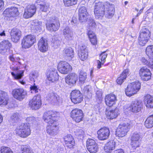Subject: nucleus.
Segmentation results:
<instances>
[{
	"mask_svg": "<svg viewBox=\"0 0 153 153\" xmlns=\"http://www.w3.org/2000/svg\"><path fill=\"white\" fill-rule=\"evenodd\" d=\"M108 54L106 51L102 52L100 55V59L102 61V63L103 65L105 61V59L107 57Z\"/></svg>",
	"mask_w": 153,
	"mask_h": 153,
	"instance_id": "3c124183",
	"label": "nucleus"
},
{
	"mask_svg": "<svg viewBox=\"0 0 153 153\" xmlns=\"http://www.w3.org/2000/svg\"><path fill=\"white\" fill-rule=\"evenodd\" d=\"M9 100L8 97L7 93L0 90V105H6Z\"/></svg>",
	"mask_w": 153,
	"mask_h": 153,
	"instance_id": "7c9ffc66",
	"label": "nucleus"
},
{
	"mask_svg": "<svg viewBox=\"0 0 153 153\" xmlns=\"http://www.w3.org/2000/svg\"><path fill=\"white\" fill-rule=\"evenodd\" d=\"M88 30L87 34L89 37H91V36H93L95 34L92 31L90 30Z\"/></svg>",
	"mask_w": 153,
	"mask_h": 153,
	"instance_id": "0e129e2a",
	"label": "nucleus"
},
{
	"mask_svg": "<svg viewBox=\"0 0 153 153\" xmlns=\"http://www.w3.org/2000/svg\"><path fill=\"white\" fill-rule=\"evenodd\" d=\"M128 69L125 70L120 76L118 78L117 80V83L119 84H121L126 78L127 76L128 75Z\"/></svg>",
	"mask_w": 153,
	"mask_h": 153,
	"instance_id": "e433bc0d",
	"label": "nucleus"
},
{
	"mask_svg": "<svg viewBox=\"0 0 153 153\" xmlns=\"http://www.w3.org/2000/svg\"><path fill=\"white\" fill-rule=\"evenodd\" d=\"M49 97L48 100L53 104H58L61 102V99L57 95L52 94H49Z\"/></svg>",
	"mask_w": 153,
	"mask_h": 153,
	"instance_id": "473e14b6",
	"label": "nucleus"
},
{
	"mask_svg": "<svg viewBox=\"0 0 153 153\" xmlns=\"http://www.w3.org/2000/svg\"><path fill=\"white\" fill-rule=\"evenodd\" d=\"M105 114L108 119H113L116 118L119 114L118 110L117 109L114 110H106Z\"/></svg>",
	"mask_w": 153,
	"mask_h": 153,
	"instance_id": "c9c22d12",
	"label": "nucleus"
},
{
	"mask_svg": "<svg viewBox=\"0 0 153 153\" xmlns=\"http://www.w3.org/2000/svg\"><path fill=\"white\" fill-rule=\"evenodd\" d=\"M105 17L108 19L111 18L114 16L115 12L114 6L111 5L108 2L105 3Z\"/></svg>",
	"mask_w": 153,
	"mask_h": 153,
	"instance_id": "dca6fc26",
	"label": "nucleus"
},
{
	"mask_svg": "<svg viewBox=\"0 0 153 153\" xmlns=\"http://www.w3.org/2000/svg\"><path fill=\"white\" fill-rule=\"evenodd\" d=\"M97 137L100 140H105L108 139L110 135V130L106 127L100 129L97 132Z\"/></svg>",
	"mask_w": 153,
	"mask_h": 153,
	"instance_id": "2eb2a0df",
	"label": "nucleus"
},
{
	"mask_svg": "<svg viewBox=\"0 0 153 153\" xmlns=\"http://www.w3.org/2000/svg\"><path fill=\"white\" fill-rule=\"evenodd\" d=\"M59 71L62 74H67L72 70V67L66 62H60L58 66Z\"/></svg>",
	"mask_w": 153,
	"mask_h": 153,
	"instance_id": "4468645a",
	"label": "nucleus"
},
{
	"mask_svg": "<svg viewBox=\"0 0 153 153\" xmlns=\"http://www.w3.org/2000/svg\"><path fill=\"white\" fill-rule=\"evenodd\" d=\"M140 87L141 84L138 81L130 83L126 89L125 93L126 95L129 97L134 95L139 91Z\"/></svg>",
	"mask_w": 153,
	"mask_h": 153,
	"instance_id": "7ed1b4c3",
	"label": "nucleus"
},
{
	"mask_svg": "<svg viewBox=\"0 0 153 153\" xmlns=\"http://www.w3.org/2000/svg\"><path fill=\"white\" fill-rule=\"evenodd\" d=\"M34 26L35 29L36 30L40 29L42 27V22L40 21H38V20H35L34 21Z\"/></svg>",
	"mask_w": 153,
	"mask_h": 153,
	"instance_id": "603ef678",
	"label": "nucleus"
},
{
	"mask_svg": "<svg viewBox=\"0 0 153 153\" xmlns=\"http://www.w3.org/2000/svg\"><path fill=\"white\" fill-rule=\"evenodd\" d=\"M63 55L65 58L68 57L69 59H71L74 56V51L71 47L66 48L63 51Z\"/></svg>",
	"mask_w": 153,
	"mask_h": 153,
	"instance_id": "4c0bfd02",
	"label": "nucleus"
},
{
	"mask_svg": "<svg viewBox=\"0 0 153 153\" xmlns=\"http://www.w3.org/2000/svg\"><path fill=\"white\" fill-rule=\"evenodd\" d=\"M144 125L147 128H151L153 127V115L147 118L145 122Z\"/></svg>",
	"mask_w": 153,
	"mask_h": 153,
	"instance_id": "58836bf2",
	"label": "nucleus"
},
{
	"mask_svg": "<svg viewBox=\"0 0 153 153\" xmlns=\"http://www.w3.org/2000/svg\"><path fill=\"white\" fill-rule=\"evenodd\" d=\"M30 90L32 91L31 92L32 93V91H34L35 93L38 92V89L36 86L34 85L33 86L31 85L30 87Z\"/></svg>",
	"mask_w": 153,
	"mask_h": 153,
	"instance_id": "680f3d73",
	"label": "nucleus"
},
{
	"mask_svg": "<svg viewBox=\"0 0 153 153\" xmlns=\"http://www.w3.org/2000/svg\"><path fill=\"white\" fill-rule=\"evenodd\" d=\"M12 69L14 71H16V73L13 72L11 73V75L13 76L15 79L19 80V82L22 85H24L25 83L23 80H20L23 76L24 71L23 70H19V68L18 67H13Z\"/></svg>",
	"mask_w": 153,
	"mask_h": 153,
	"instance_id": "f3484780",
	"label": "nucleus"
},
{
	"mask_svg": "<svg viewBox=\"0 0 153 153\" xmlns=\"http://www.w3.org/2000/svg\"><path fill=\"white\" fill-rule=\"evenodd\" d=\"M78 56L82 61H84L87 59L88 57V51L86 46L82 45L80 47V51Z\"/></svg>",
	"mask_w": 153,
	"mask_h": 153,
	"instance_id": "cd10ccee",
	"label": "nucleus"
},
{
	"mask_svg": "<svg viewBox=\"0 0 153 153\" xmlns=\"http://www.w3.org/2000/svg\"><path fill=\"white\" fill-rule=\"evenodd\" d=\"M12 94L15 99L21 101L27 96V92L22 88H16L13 90Z\"/></svg>",
	"mask_w": 153,
	"mask_h": 153,
	"instance_id": "1a4fd4ad",
	"label": "nucleus"
},
{
	"mask_svg": "<svg viewBox=\"0 0 153 153\" xmlns=\"http://www.w3.org/2000/svg\"><path fill=\"white\" fill-rule=\"evenodd\" d=\"M11 39L13 42H17L20 39L21 36V32L18 29L14 28L10 33Z\"/></svg>",
	"mask_w": 153,
	"mask_h": 153,
	"instance_id": "5701e85b",
	"label": "nucleus"
},
{
	"mask_svg": "<svg viewBox=\"0 0 153 153\" xmlns=\"http://www.w3.org/2000/svg\"><path fill=\"white\" fill-rule=\"evenodd\" d=\"M0 152L1 153H13L10 148L4 146L1 147Z\"/></svg>",
	"mask_w": 153,
	"mask_h": 153,
	"instance_id": "09e8293b",
	"label": "nucleus"
},
{
	"mask_svg": "<svg viewBox=\"0 0 153 153\" xmlns=\"http://www.w3.org/2000/svg\"><path fill=\"white\" fill-rule=\"evenodd\" d=\"M47 29L51 32L57 31L59 28L60 24L57 18L51 19L47 21L46 24Z\"/></svg>",
	"mask_w": 153,
	"mask_h": 153,
	"instance_id": "423d86ee",
	"label": "nucleus"
},
{
	"mask_svg": "<svg viewBox=\"0 0 153 153\" xmlns=\"http://www.w3.org/2000/svg\"><path fill=\"white\" fill-rule=\"evenodd\" d=\"M148 153H153V145H150L149 146V148L148 150Z\"/></svg>",
	"mask_w": 153,
	"mask_h": 153,
	"instance_id": "69168bd1",
	"label": "nucleus"
},
{
	"mask_svg": "<svg viewBox=\"0 0 153 153\" xmlns=\"http://www.w3.org/2000/svg\"><path fill=\"white\" fill-rule=\"evenodd\" d=\"M56 113L52 111H49L44 113L43 118L45 122L48 125L53 123H56L55 117L57 116Z\"/></svg>",
	"mask_w": 153,
	"mask_h": 153,
	"instance_id": "f8f14e48",
	"label": "nucleus"
},
{
	"mask_svg": "<svg viewBox=\"0 0 153 153\" xmlns=\"http://www.w3.org/2000/svg\"><path fill=\"white\" fill-rule=\"evenodd\" d=\"M79 19L80 22H84L86 21L88 19V14L79 13Z\"/></svg>",
	"mask_w": 153,
	"mask_h": 153,
	"instance_id": "8fccbe9b",
	"label": "nucleus"
},
{
	"mask_svg": "<svg viewBox=\"0 0 153 153\" xmlns=\"http://www.w3.org/2000/svg\"><path fill=\"white\" fill-rule=\"evenodd\" d=\"M40 10L42 12H46L50 9L49 5L48 3H44L40 4Z\"/></svg>",
	"mask_w": 153,
	"mask_h": 153,
	"instance_id": "a18cd8bd",
	"label": "nucleus"
},
{
	"mask_svg": "<svg viewBox=\"0 0 153 153\" xmlns=\"http://www.w3.org/2000/svg\"><path fill=\"white\" fill-rule=\"evenodd\" d=\"M19 13L17 8L15 7L7 8L4 12V16L8 17H16L18 15Z\"/></svg>",
	"mask_w": 153,
	"mask_h": 153,
	"instance_id": "4be33fe9",
	"label": "nucleus"
},
{
	"mask_svg": "<svg viewBox=\"0 0 153 153\" xmlns=\"http://www.w3.org/2000/svg\"><path fill=\"white\" fill-rule=\"evenodd\" d=\"M105 100L106 105L110 107L115 104L117 100L116 96L111 94L106 95Z\"/></svg>",
	"mask_w": 153,
	"mask_h": 153,
	"instance_id": "a878e982",
	"label": "nucleus"
},
{
	"mask_svg": "<svg viewBox=\"0 0 153 153\" xmlns=\"http://www.w3.org/2000/svg\"><path fill=\"white\" fill-rule=\"evenodd\" d=\"M15 131L16 134L22 138H26L31 134L30 127L27 123L22 124L18 126Z\"/></svg>",
	"mask_w": 153,
	"mask_h": 153,
	"instance_id": "f03ea898",
	"label": "nucleus"
},
{
	"mask_svg": "<svg viewBox=\"0 0 153 153\" xmlns=\"http://www.w3.org/2000/svg\"><path fill=\"white\" fill-rule=\"evenodd\" d=\"M97 144L95 141L94 140L91 139H88L86 142L87 147Z\"/></svg>",
	"mask_w": 153,
	"mask_h": 153,
	"instance_id": "5fc2aeb1",
	"label": "nucleus"
},
{
	"mask_svg": "<svg viewBox=\"0 0 153 153\" xmlns=\"http://www.w3.org/2000/svg\"><path fill=\"white\" fill-rule=\"evenodd\" d=\"M115 143L113 140L107 142L105 145L104 150L107 153H111L115 148Z\"/></svg>",
	"mask_w": 153,
	"mask_h": 153,
	"instance_id": "2f4dec72",
	"label": "nucleus"
},
{
	"mask_svg": "<svg viewBox=\"0 0 153 153\" xmlns=\"http://www.w3.org/2000/svg\"><path fill=\"white\" fill-rule=\"evenodd\" d=\"M36 41V37L34 35H28L25 36L22 40V47L24 48H29L34 44Z\"/></svg>",
	"mask_w": 153,
	"mask_h": 153,
	"instance_id": "39448f33",
	"label": "nucleus"
},
{
	"mask_svg": "<svg viewBox=\"0 0 153 153\" xmlns=\"http://www.w3.org/2000/svg\"><path fill=\"white\" fill-rule=\"evenodd\" d=\"M88 24L89 26L91 27H95L96 26V23L93 19H91L88 21Z\"/></svg>",
	"mask_w": 153,
	"mask_h": 153,
	"instance_id": "052dcab7",
	"label": "nucleus"
},
{
	"mask_svg": "<svg viewBox=\"0 0 153 153\" xmlns=\"http://www.w3.org/2000/svg\"><path fill=\"white\" fill-rule=\"evenodd\" d=\"M39 49L41 52H45L48 50V45L47 40L43 37H42L38 43Z\"/></svg>",
	"mask_w": 153,
	"mask_h": 153,
	"instance_id": "b1692460",
	"label": "nucleus"
},
{
	"mask_svg": "<svg viewBox=\"0 0 153 153\" xmlns=\"http://www.w3.org/2000/svg\"><path fill=\"white\" fill-rule=\"evenodd\" d=\"M71 116L73 121L76 123H79L82 120L83 113L82 110L75 108L71 111Z\"/></svg>",
	"mask_w": 153,
	"mask_h": 153,
	"instance_id": "9d476101",
	"label": "nucleus"
},
{
	"mask_svg": "<svg viewBox=\"0 0 153 153\" xmlns=\"http://www.w3.org/2000/svg\"><path fill=\"white\" fill-rule=\"evenodd\" d=\"M19 118V114L16 113H13L11 116V120L12 122H17Z\"/></svg>",
	"mask_w": 153,
	"mask_h": 153,
	"instance_id": "864d4df0",
	"label": "nucleus"
},
{
	"mask_svg": "<svg viewBox=\"0 0 153 153\" xmlns=\"http://www.w3.org/2000/svg\"><path fill=\"white\" fill-rule=\"evenodd\" d=\"M53 123L48 125L46 128L47 133L51 136H55L58 133L59 127L56 123Z\"/></svg>",
	"mask_w": 153,
	"mask_h": 153,
	"instance_id": "412c9836",
	"label": "nucleus"
},
{
	"mask_svg": "<svg viewBox=\"0 0 153 153\" xmlns=\"http://www.w3.org/2000/svg\"><path fill=\"white\" fill-rule=\"evenodd\" d=\"M56 39L54 38V41H53L54 44L55 45L58 46L60 45V41L58 40H56Z\"/></svg>",
	"mask_w": 153,
	"mask_h": 153,
	"instance_id": "e2e57ef3",
	"label": "nucleus"
},
{
	"mask_svg": "<svg viewBox=\"0 0 153 153\" xmlns=\"http://www.w3.org/2000/svg\"><path fill=\"white\" fill-rule=\"evenodd\" d=\"M63 35L66 40H71L73 36V33L70 27L67 26L63 30Z\"/></svg>",
	"mask_w": 153,
	"mask_h": 153,
	"instance_id": "72a5a7b5",
	"label": "nucleus"
},
{
	"mask_svg": "<svg viewBox=\"0 0 153 153\" xmlns=\"http://www.w3.org/2000/svg\"><path fill=\"white\" fill-rule=\"evenodd\" d=\"M94 14L96 19H102L105 14V3L103 4L99 0H96L94 2Z\"/></svg>",
	"mask_w": 153,
	"mask_h": 153,
	"instance_id": "f257e3e1",
	"label": "nucleus"
},
{
	"mask_svg": "<svg viewBox=\"0 0 153 153\" xmlns=\"http://www.w3.org/2000/svg\"><path fill=\"white\" fill-rule=\"evenodd\" d=\"M140 134L137 132L134 133L131 137V145L133 149H135L139 146L140 138Z\"/></svg>",
	"mask_w": 153,
	"mask_h": 153,
	"instance_id": "6ab92c4d",
	"label": "nucleus"
},
{
	"mask_svg": "<svg viewBox=\"0 0 153 153\" xmlns=\"http://www.w3.org/2000/svg\"><path fill=\"white\" fill-rule=\"evenodd\" d=\"M78 0H63L64 5L67 7L72 6L76 4Z\"/></svg>",
	"mask_w": 153,
	"mask_h": 153,
	"instance_id": "37998d69",
	"label": "nucleus"
},
{
	"mask_svg": "<svg viewBox=\"0 0 153 153\" xmlns=\"http://www.w3.org/2000/svg\"><path fill=\"white\" fill-rule=\"evenodd\" d=\"M150 36L149 30L146 28L141 29L138 37V43L140 45L143 46L148 42Z\"/></svg>",
	"mask_w": 153,
	"mask_h": 153,
	"instance_id": "20e7f679",
	"label": "nucleus"
},
{
	"mask_svg": "<svg viewBox=\"0 0 153 153\" xmlns=\"http://www.w3.org/2000/svg\"><path fill=\"white\" fill-rule=\"evenodd\" d=\"M64 139L66 146L70 148L73 147L75 145V141L71 134H68L64 137Z\"/></svg>",
	"mask_w": 153,
	"mask_h": 153,
	"instance_id": "c756f323",
	"label": "nucleus"
},
{
	"mask_svg": "<svg viewBox=\"0 0 153 153\" xmlns=\"http://www.w3.org/2000/svg\"><path fill=\"white\" fill-rule=\"evenodd\" d=\"M88 151L91 153H95L97 152L98 149L97 144L94 146H90L87 147Z\"/></svg>",
	"mask_w": 153,
	"mask_h": 153,
	"instance_id": "49530a36",
	"label": "nucleus"
},
{
	"mask_svg": "<svg viewBox=\"0 0 153 153\" xmlns=\"http://www.w3.org/2000/svg\"><path fill=\"white\" fill-rule=\"evenodd\" d=\"M71 99L75 104L79 103L82 100L83 98L80 91L78 90H74L71 93Z\"/></svg>",
	"mask_w": 153,
	"mask_h": 153,
	"instance_id": "ddd939ff",
	"label": "nucleus"
},
{
	"mask_svg": "<svg viewBox=\"0 0 153 153\" xmlns=\"http://www.w3.org/2000/svg\"><path fill=\"white\" fill-rule=\"evenodd\" d=\"M42 105L41 97L40 95H37L34 96L30 100L29 103V105L33 110L39 109Z\"/></svg>",
	"mask_w": 153,
	"mask_h": 153,
	"instance_id": "9b49d317",
	"label": "nucleus"
},
{
	"mask_svg": "<svg viewBox=\"0 0 153 153\" xmlns=\"http://www.w3.org/2000/svg\"><path fill=\"white\" fill-rule=\"evenodd\" d=\"M22 153H33L30 147L27 145H22L21 146Z\"/></svg>",
	"mask_w": 153,
	"mask_h": 153,
	"instance_id": "c03bdc74",
	"label": "nucleus"
},
{
	"mask_svg": "<svg viewBox=\"0 0 153 153\" xmlns=\"http://www.w3.org/2000/svg\"><path fill=\"white\" fill-rule=\"evenodd\" d=\"M4 5V1L3 0H0V11L3 8Z\"/></svg>",
	"mask_w": 153,
	"mask_h": 153,
	"instance_id": "338daca9",
	"label": "nucleus"
},
{
	"mask_svg": "<svg viewBox=\"0 0 153 153\" xmlns=\"http://www.w3.org/2000/svg\"><path fill=\"white\" fill-rule=\"evenodd\" d=\"M142 63L153 69V60L149 58L148 59L144 57H142L141 59Z\"/></svg>",
	"mask_w": 153,
	"mask_h": 153,
	"instance_id": "ea45409f",
	"label": "nucleus"
},
{
	"mask_svg": "<svg viewBox=\"0 0 153 153\" xmlns=\"http://www.w3.org/2000/svg\"><path fill=\"white\" fill-rule=\"evenodd\" d=\"M11 46V44L8 40L2 41L0 43V53L2 54L5 53Z\"/></svg>",
	"mask_w": 153,
	"mask_h": 153,
	"instance_id": "bb28decb",
	"label": "nucleus"
},
{
	"mask_svg": "<svg viewBox=\"0 0 153 153\" xmlns=\"http://www.w3.org/2000/svg\"><path fill=\"white\" fill-rule=\"evenodd\" d=\"M90 41L92 45L93 46H94L95 48H96L97 47H96V45L97 44V37H94V38H93L91 39H90Z\"/></svg>",
	"mask_w": 153,
	"mask_h": 153,
	"instance_id": "bf43d9fd",
	"label": "nucleus"
},
{
	"mask_svg": "<svg viewBox=\"0 0 153 153\" xmlns=\"http://www.w3.org/2000/svg\"><path fill=\"white\" fill-rule=\"evenodd\" d=\"M27 124L30 126L36 125L37 124V121L35 118L33 117H27L26 119Z\"/></svg>",
	"mask_w": 153,
	"mask_h": 153,
	"instance_id": "79ce46f5",
	"label": "nucleus"
},
{
	"mask_svg": "<svg viewBox=\"0 0 153 153\" xmlns=\"http://www.w3.org/2000/svg\"><path fill=\"white\" fill-rule=\"evenodd\" d=\"M78 79V76L75 73H71L68 75L65 78V82L70 85L76 83Z\"/></svg>",
	"mask_w": 153,
	"mask_h": 153,
	"instance_id": "c85d7f7f",
	"label": "nucleus"
},
{
	"mask_svg": "<svg viewBox=\"0 0 153 153\" xmlns=\"http://www.w3.org/2000/svg\"><path fill=\"white\" fill-rule=\"evenodd\" d=\"M46 76L49 81L52 82H54L59 79L58 74L55 68H51L48 70Z\"/></svg>",
	"mask_w": 153,
	"mask_h": 153,
	"instance_id": "a211bd4d",
	"label": "nucleus"
},
{
	"mask_svg": "<svg viewBox=\"0 0 153 153\" xmlns=\"http://www.w3.org/2000/svg\"><path fill=\"white\" fill-rule=\"evenodd\" d=\"M142 103L141 101L136 100L132 102L129 107L124 106V109H128L134 113H137L140 112L142 108Z\"/></svg>",
	"mask_w": 153,
	"mask_h": 153,
	"instance_id": "6e6552de",
	"label": "nucleus"
},
{
	"mask_svg": "<svg viewBox=\"0 0 153 153\" xmlns=\"http://www.w3.org/2000/svg\"><path fill=\"white\" fill-rule=\"evenodd\" d=\"M151 74L149 69L146 67H142L139 71L140 75L142 79L144 81H148L150 79Z\"/></svg>",
	"mask_w": 153,
	"mask_h": 153,
	"instance_id": "aec40b11",
	"label": "nucleus"
},
{
	"mask_svg": "<svg viewBox=\"0 0 153 153\" xmlns=\"http://www.w3.org/2000/svg\"><path fill=\"white\" fill-rule=\"evenodd\" d=\"M130 124L127 123L120 124L116 131V136L119 137L125 136L130 128Z\"/></svg>",
	"mask_w": 153,
	"mask_h": 153,
	"instance_id": "0eeeda50",
	"label": "nucleus"
},
{
	"mask_svg": "<svg viewBox=\"0 0 153 153\" xmlns=\"http://www.w3.org/2000/svg\"><path fill=\"white\" fill-rule=\"evenodd\" d=\"M36 11V8L34 5H28L25 10L24 17L27 19L32 17Z\"/></svg>",
	"mask_w": 153,
	"mask_h": 153,
	"instance_id": "393cba45",
	"label": "nucleus"
},
{
	"mask_svg": "<svg viewBox=\"0 0 153 153\" xmlns=\"http://www.w3.org/2000/svg\"><path fill=\"white\" fill-rule=\"evenodd\" d=\"M146 52L149 57L153 60V45L148 46L146 48Z\"/></svg>",
	"mask_w": 153,
	"mask_h": 153,
	"instance_id": "a19ab883",
	"label": "nucleus"
},
{
	"mask_svg": "<svg viewBox=\"0 0 153 153\" xmlns=\"http://www.w3.org/2000/svg\"><path fill=\"white\" fill-rule=\"evenodd\" d=\"M74 132L75 135L77 136H82L84 134V131L82 129L79 128H77L75 131H74Z\"/></svg>",
	"mask_w": 153,
	"mask_h": 153,
	"instance_id": "6e6d98bb",
	"label": "nucleus"
},
{
	"mask_svg": "<svg viewBox=\"0 0 153 153\" xmlns=\"http://www.w3.org/2000/svg\"><path fill=\"white\" fill-rule=\"evenodd\" d=\"M79 13H81L83 14H88L87 11V9L86 7L85 6L81 7L79 9Z\"/></svg>",
	"mask_w": 153,
	"mask_h": 153,
	"instance_id": "4d7b16f0",
	"label": "nucleus"
},
{
	"mask_svg": "<svg viewBox=\"0 0 153 153\" xmlns=\"http://www.w3.org/2000/svg\"><path fill=\"white\" fill-rule=\"evenodd\" d=\"M86 73L83 71H81L79 73V80L83 83L86 78Z\"/></svg>",
	"mask_w": 153,
	"mask_h": 153,
	"instance_id": "de8ad7c7",
	"label": "nucleus"
},
{
	"mask_svg": "<svg viewBox=\"0 0 153 153\" xmlns=\"http://www.w3.org/2000/svg\"><path fill=\"white\" fill-rule=\"evenodd\" d=\"M114 153H124V152L123 149H119L114 151Z\"/></svg>",
	"mask_w": 153,
	"mask_h": 153,
	"instance_id": "774afa93",
	"label": "nucleus"
},
{
	"mask_svg": "<svg viewBox=\"0 0 153 153\" xmlns=\"http://www.w3.org/2000/svg\"><path fill=\"white\" fill-rule=\"evenodd\" d=\"M92 88L90 85L86 86L84 88V91L85 94L91 93Z\"/></svg>",
	"mask_w": 153,
	"mask_h": 153,
	"instance_id": "13d9d810",
	"label": "nucleus"
},
{
	"mask_svg": "<svg viewBox=\"0 0 153 153\" xmlns=\"http://www.w3.org/2000/svg\"><path fill=\"white\" fill-rule=\"evenodd\" d=\"M144 100L146 107L151 108H153V97L150 95L144 97Z\"/></svg>",
	"mask_w": 153,
	"mask_h": 153,
	"instance_id": "f704fd0d",
	"label": "nucleus"
}]
</instances>
